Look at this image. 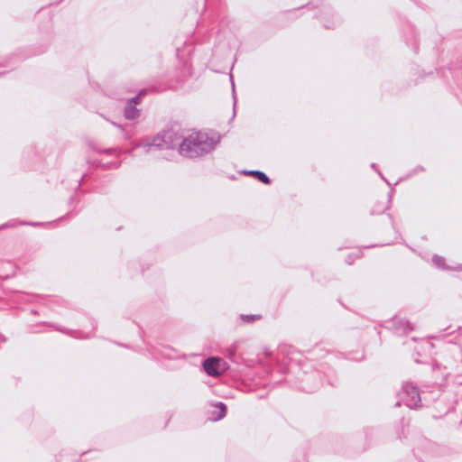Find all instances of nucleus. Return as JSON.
<instances>
[{
  "label": "nucleus",
  "mask_w": 462,
  "mask_h": 462,
  "mask_svg": "<svg viewBox=\"0 0 462 462\" xmlns=\"http://www.w3.org/2000/svg\"><path fill=\"white\" fill-rule=\"evenodd\" d=\"M214 147V142L206 134L193 133L180 144L179 152L187 157H197L209 152Z\"/></svg>",
  "instance_id": "f257e3e1"
},
{
  "label": "nucleus",
  "mask_w": 462,
  "mask_h": 462,
  "mask_svg": "<svg viewBox=\"0 0 462 462\" xmlns=\"http://www.w3.org/2000/svg\"><path fill=\"white\" fill-rule=\"evenodd\" d=\"M203 367L205 372L209 375L213 377L219 376L222 374L226 367V362L218 357H209L206 359L203 363Z\"/></svg>",
  "instance_id": "f03ea898"
},
{
  "label": "nucleus",
  "mask_w": 462,
  "mask_h": 462,
  "mask_svg": "<svg viewBox=\"0 0 462 462\" xmlns=\"http://www.w3.org/2000/svg\"><path fill=\"white\" fill-rule=\"evenodd\" d=\"M403 393L406 395L404 402L408 407L417 408L420 406V397L415 386L410 383H406L403 386Z\"/></svg>",
  "instance_id": "7ed1b4c3"
},
{
  "label": "nucleus",
  "mask_w": 462,
  "mask_h": 462,
  "mask_svg": "<svg viewBox=\"0 0 462 462\" xmlns=\"http://www.w3.org/2000/svg\"><path fill=\"white\" fill-rule=\"evenodd\" d=\"M172 134H166L163 136H156L151 143H147L145 145L149 147H157V148H173L174 143L172 142Z\"/></svg>",
  "instance_id": "20e7f679"
},
{
  "label": "nucleus",
  "mask_w": 462,
  "mask_h": 462,
  "mask_svg": "<svg viewBox=\"0 0 462 462\" xmlns=\"http://www.w3.org/2000/svg\"><path fill=\"white\" fill-rule=\"evenodd\" d=\"M139 97H136L128 101L125 108V116L127 119H135L139 116V110L135 108V105L138 103Z\"/></svg>",
  "instance_id": "39448f33"
},
{
  "label": "nucleus",
  "mask_w": 462,
  "mask_h": 462,
  "mask_svg": "<svg viewBox=\"0 0 462 462\" xmlns=\"http://www.w3.org/2000/svg\"><path fill=\"white\" fill-rule=\"evenodd\" d=\"M393 326L395 331L399 334H406L413 329L412 326L407 320L400 319H395L393 320Z\"/></svg>",
  "instance_id": "423d86ee"
},
{
  "label": "nucleus",
  "mask_w": 462,
  "mask_h": 462,
  "mask_svg": "<svg viewBox=\"0 0 462 462\" xmlns=\"http://www.w3.org/2000/svg\"><path fill=\"white\" fill-rule=\"evenodd\" d=\"M239 319L245 323H253L262 319L261 315H240Z\"/></svg>",
  "instance_id": "0eeeda50"
},
{
  "label": "nucleus",
  "mask_w": 462,
  "mask_h": 462,
  "mask_svg": "<svg viewBox=\"0 0 462 462\" xmlns=\"http://www.w3.org/2000/svg\"><path fill=\"white\" fill-rule=\"evenodd\" d=\"M252 175H254L257 177V179L265 183V184H268L270 182V180L269 178L263 173V172H261V171H251L250 172Z\"/></svg>",
  "instance_id": "6e6552de"
},
{
  "label": "nucleus",
  "mask_w": 462,
  "mask_h": 462,
  "mask_svg": "<svg viewBox=\"0 0 462 462\" xmlns=\"http://www.w3.org/2000/svg\"><path fill=\"white\" fill-rule=\"evenodd\" d=\"M216 407L219 410L217 420L223 419L226 414V407L223 402H218Z\"/></svg>",
  "instance_id": "1a4fd4ad"
},
{
  "label": "nucleus",
  "mask_w": 462,
  "mask_h": 462,
  "mask_svg": "<svg viewBox=\"0 0 462 462\" xmlns=\"http://www.w3.org/2000/svg\"><path fill=\"white\" fill-rule=\"evenodd\" d=\"M433 262H434V263H435L436 265H438V266H441V263H442V262H443V259H442L441 257H439V256H435V257L433 258Z\"/></svg>",
  "instance_id": "9d476101"
}]
</instances>
